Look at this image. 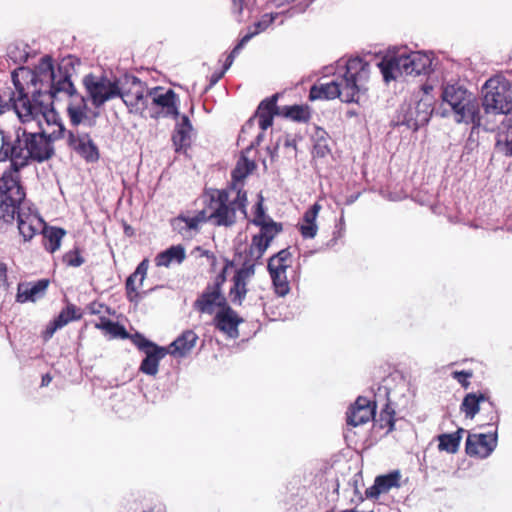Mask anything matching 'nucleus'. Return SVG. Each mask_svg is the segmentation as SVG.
I'll list each match as a JSON object with an SVG mask.
<instances>
[{"label": "nucleus", "mask_w": 512, "mask_h": 512, "mask_svg": "<svg viewBox=\"0 0 512 512\" xmlns=\"http://www.w3.org/2000/svg\"><path fill=\"white\" fill-rule=\"evenodd\" d=\"M63 262L70 267H80L84 264L85 259L81 255L78 247H75L73 250L66 252L62 257Z\"/></svg>", "instance_id": "09e8293b"}, {"label": "nucleus", "mask_w": 512, "mask_h": 512, "mask_svg": "<svg viewBox=\"0 0 512 512\" xmlns=\"http://www.w3.org/2000/svg\"><path fill=\"white\" fill-rule=\"evenodd\" d=\"M67 146L80 156L86 163H96L100 159V151L87 132H67Z\"/></svg>", "instance_id": "f8f14e48"}, {"label": "nucleus", "mask_w": 512, "mask_h": 512, "mask_svg": "<svg viewBox=\"0 0 512 512\" xmlns=\"http://www.w3.org/2000/svg\"><path fill=\"white\" fill-rule=\"evenodd\" d=\"M483 108L482 127L485 131L496 132L494 137L501 131H507L510 112H500L498 109L488 107Z\"/></svg>", "instance_id": "6ab92c4d"}, {"label": "nucleus", "mask_w": 512, "mask_h": 512, "mask_svg": "<svg viewBox=\"0 0 512 512\" xmlns=\"http://www.w3.org/2000/svg\"><path fill=\"white\" fill-rule=\"evenodd\" d=\"M291 258V253L289 251V248H284L280 250L278 253L274 254L272 257L269 258L267 269H276L278 266L283 267V272H286L289 265L287 264V261Z\"/></svg>", "instance_id": "79ce46f5"}, {"label": "nucleus", "mask_w": 512, "mask_h": 512, "mask_svg": "<svg viewBox=\"0 0 512 512\" xmlns=\"http://www.w3.org/2000/svg\"><path fill=\"white\" fill-rule=\"evenodd\" d=\"M329 135L321 127H315V131L312 134L313 145V156L318 158H324L331 153L329 146Z\"/></svg>", "instance_id": "7c9ffc66"}, {"label": "nucleus", "mask_w": 512, "mask_h": 512, "mask_svg": "<svg viewBox=\"0 0 512 512\" xmlns=\"http://www.w3.org/2000/svg\"><path fill=\"white\" fill-rule=\"evenodd\" d=\"M253 248L258 250V255H256V260H260L268 247L269 243L258 233L255 234L251 239V244Z\"/></svg>", "instance_id": "6e6d98bb"}, {"label": "nucleus", "mask_w": 512, "mask_h": 512, "mask_svg": "<svg viewBox=\"0 0 512 512\" xmlns=\"http://www.w3.org/2000/svg\"><path fill=\"white\" fill-rule=\"evenodd\" d=\"M368 68V63L359 57L349 59L345 64V71L341 75V80L312 85L309 90V100L340 98L341 101L346 103H358L360 95L367 90L361 81L367 78Z\"/></svg>", "instance_id": "7ed1b4c3"}, {"label": "nucleus", "mask_w": 512, "mask_h": 512, "mask_svg": "<svg viewBox=\"0 0 512 512\" xmlns=\"http://www.w3.org/2000/svg\"><path fill=\"white\" fill-rule=\"evenodd\" d=\"M376 403L363 396H359L347 411V424L353 427L365 424L371 419L375 420Z\"/></svg>", "instance_id": "4468645a"}, {"label": "nucleus", "mask_w": 512, "mask_h": 512, "mask_svg": "<svg viewBox=\"0 0 512 512\" xmlns=\"http://www.w3.org/2000/svg\"><path fill=\"white\" fill-rule=\"evenodd\" d=\"M460 409L467 418H473L480 410V395L476 393L467 394L462 401Z\"/></svg>", "instance_id": "58836bf2"}, {"label": "nucleus", "mask_w": 512, "mask_h": 512, "mask_svg": "<svg viewBox=\"0 0 512 512\" xmlns=\"http://www.w3.org/2000/svg\"><path fill=\"white\" fill-rule=\"evenodd\" d=\"M260 228L259 234L270 244L273 239L283 231V225L280 222L274 221L268 217V221L258 226Z\"/></svg>", "instance_id": "4c0bfd02"}, {"label": "nucleus", "mask_w": 512, "mask_h": 512, "mask_svg": "<svg viewBox=\"0 0 512 512\" xmlns=\"http://www.w3.org/2000/svg\"><path fill=\"white\" fill-rule=\"evenodd\" d=\"M280 116L295 122L306 123L311 118V111L308 105H285L280 107Z\"/></svg>", "instance_id": "c756f323"}, {"label": "nucleus", "mask_w": 512, "mask_h": 512, "mask_svg": "<svg viewBox=\"0 0 512 512\" xmlns=\"http://www.w3.org/2000/svg\"><path fill=\"white\" fill-rule=\"evenodd\" d=\"M198 340L197 334L193 330H185L170 345L166 347L168 354L174 357H185L195 346Z\"/></svg>", "instance_id": "412c9836"}, {"label": "nucleus", "mask_w": 512, "mask_h": 512, "mask_svg": "<svg viewBox=\"0 0 512 512\" xmlns=\"http://www.w3.org/2000/svg\"><path fill=\"white\" fill-rule=\"evenodd\" d=\"M482 107L498 109L500 112L512 111V90L511 82L504 76L497 75L488 79L482 91Z\"/></svg>", "instance_id": "9d476101"}, {"label": "nucleus", "mask_w": 512, "mask_h": 512, "mask_svg": "<svg viewBox=\"0 0 512 512\" xmlns=\"http://www.w3.org/2000/svg\"><path fill=\"white\" fill-rule=\"evenodd\" d=\"M214 218V225L231 227L236 223V208L230 205H215L210 213Z\"/></svg>", "instance_id": "bb28decb"}, {"label": "nucleus", "mask_w": 512, "mask_h": 512, "mask_svg": "<svg viewBox=\"0 0 512 512\" xmlns=\"http://www.w3.org/2000/svg\"><path fill=\"white\" fill-rule=\"evenodd\" d=\"M215 307H218V311H226L227 309H232L228 304L226 297L223 295L222 290L219 291V297L217 298Z\"/></svg>", "instance_id": "338daca9"}, {"label": "nucleus", "mask_w": 512, "mask_h": 512, "mask_svg": "<svg viewBox=\"0 0 512 512\" xmlns=\"http://www.w3.org/2000/svg\"><path fill=\"white\" fill-rule=\"evenodd\" d=\"M349 485L353 488L354 496L357 498L359 503H362L365 500V497L360 491V487L364 485L363 476L361 472L354 474L352 479L349 481Z\"/></svg>", "instance_id": "5fc2aeb1"}, {"label": "nucleus", "mask_w": 512, "mask_h": 512, "mask_svg": "<svg viewBox=\"0 0 512 512\" xmlns=\"http://www.w3.org/2000/svg\"><path fill=\"white\" fill-rule=\"evenodd\" d=\"M72 98L67 107V115L72 126H79L85 119H87V100L78 91L77 94L67 95Z\"/></svg>", "instance_id": "4be33fe9"}, {"label": "nucleus", "mask_w": 512, "mask_h": 512, "mask_svg": "<svg viewBox=\"0 0 512 512\" xmlns=\"http://www.w3.org/2000/svg\"><path fill=\"white\" fill-rule=\"evenodd\" d=\"M472 376V373L469 371H455L453 372V378H455L464 388L469 386L468 379Z\"/></svg>", "instance_id": "680f3d73"}, {"label": "nucleus", "mask_w": 512, "mask_h": 512, "mask_svg": "<svg viewBox=\"0 0 512 512\" xmlns=\"http://www.w3.org/2000/svg\"><path fill=\"white\" fill-rule=\"evenodd\" d=\"M469 122L473 124L471 133L467 139L464 147V154H470L479 146L480 137V117L470 119Z\"/></svg>", "instance_id": "a19ab883"}, {"label": "nucleus", "mask_w": 512, "mask_h": 512, "mask_svg": "<svg viewBox=\"0 0 512 512\" xmlns=\"http://www.w3.org/2000/svg\"><path fill=\"white\" fill-rule=\"evenodd\" d=\"M254 274L255 263L250 261V259H245L242 267L235 272L233 279L246 281V279L250 278Z\"/></svg>", "instance_id": "8fccbe9b"}, {"label": "nucleus", "mask_w": 512, "mask_h": 512, "mask_svg": "<svg viewBox=\"0 0 512 512\" xmlns=\"http://www.w3.org/2000/svg\"><path fill=\"white\" fill-rule=\"evenodd\" d=\"M226 281V267H224L221 272L216 276L213 284H208L207 286L211 289L215 290L219 293L222 290V285Z\"/></svg>", "instance_id": "052dcab7"}, {"label": "nucleus", "mask_w": 512, "mask_h": 512, "mask_svg": "<svg viewBox=\"0 0 512 512\" xmlns=\"http://www.w3.org/2000/svg\"><path fill=\"white\" fill-rule=\"evenodd\" d=\"M382 494V491L381 489L379 488V485L377 484V482L374 480V484L369 487L368 489H366L365 491V495H363L365 497V499H378V497Z\"/></svg>", "instance_id": "69168bd1"}, {"label": "nucleus", "mask_w": 512, "mask_h": 512, "mask_svg": "<svg viewBox=\"0 0 512 512\" xmlns=\"http://www.w3.org/2000/svg\"><path fill=\"white\" fill-rule=\"evenodd\" d=\"M248 153H249V152H246V150L244 149V150L241 152L240 158H239V160L237 161L236 165H240V166H241V168H242V170H243V171H246V165H248V164H252V166H253V171H254V170L256 169L257 165H256V163H255V161H254V160H250V159L248 158V156H247V155H248Z\"/></svg>", "instance_id": "0e129e2a"}, {"label": "nucleus", "mask_w": 512, "mask_h": 512, "mask_svg": "<svg viewBox=\"0 0 512 512\" xmlns=\"http://www.w3.org/2000/svg\"><path fill=\"white\" fill-rule=\"evenodd\" d=\"M321 209L318 203H314L303 215V223L299 225V231L303 238L312 239L316 236L318 226L316 224V218Z\"/></svg>", "instance_id": "b1692460"}, {"label": "nucleus", "mask_w": 512, "mask_h": 512, "mask_svg": "<svg viewBox=\"0 0 512 512\" xmlns=\"http://www.w3.org/2000/svg\"><path fill=\"white\" fill-rule=\"evenodd\" d=\"M162 91L163 88L160 86L148 90V96L152 97V104L163 109L164 118L178 119L180 117L178 95L173 89H168L164 93Z\"/></svg>", "instance_id": "ddd939ff"}, {"label": "nucleus", "mask_w": 512, "mask_h": 512, "mask_svg": "<svg viewBox=\"0 0 512 512\" xmlns=\"http://www.w3.org/2000/svg\"><path fill=\"white\" fill-rule=\"evenodd\" d=\"M96 328L106 331L114 338L131 340V336L133 335L126 330L124 325L107 317H101L100 322L96 324Z\"/></svg>", "instance_id": "2f4dec72"}, {"label": "nucleus", "mask_w": 512, "mask_h": 512, "mask_svg": "<svg viewBox=\"0 0 512 512\" xmlns=\"http://www.w3.org/2000/svg\"><path fill=\"white\" fill-rule=\"evenodd\" d=\"M377 66L383 80L389 83L403 75L429 74L432 71V59L428 54L421 51L401 52L382 58Z\"/></svg>", "instance_id": "39448f33"}, {"label": "nucleus", "mask_w": 512, "mask_h": 512, "mask_svg": "<svg viewBox=\"0 0 512 512\" xmlns=\"http://www.w3.org/2000/svg\"><path fill=\"white\" fill-rule=\"evenodd\" d=\"M219 293L206 286L204 291L193 303V308L199 313L212 315L215 312V303Z\"/></svg>", "instance_id": "393cba45"}, {"label": "nucleus", "mask_w": 512, "mask_h": 512, "mask_svg": "<svg viewBox=\"0 0 512 512\" xmlns=\"http://www.w3.org/2000/svg\"><path fill=\"white\" fill-rule=\"evenodd\" d=\"M149 266L148 259H143L138 266L136 267L135 271L129 275L125 282V289L127 298L130 302H138L139 300V293H137V288L135 286V279L139 275L140 276V285L143 284V281L147 275V270Z\"/></svg>", "instance_id": "5701e85b"}, {"label": "nucleus", "mask_w": 512, "mask_h": 512, "mask_svg": "<svg viewBox=\"0 0 512 512\" xmlns=\"http://www.w3.org/2000/svg\"><path fill=\"white\" fill-rule=\"evenodd\" d=\"M68 131L69 130H66V128H65L63 123H59L57 131H53L52 133H49V134L45 132V137H44L45 141H46V143L48 142L51 145H53L54 141L62 139L65 136L67 137V132Z\"/></svg>", "instance_id": "bf43d9fd"}, {"label": "nucleus", "mask_w": 512, "mask_h": 512, "mask_svg": "<svg viewBox=\"0 0 512 512\" xmlns=\"http://www.w3.org/2000/svg\"><path fill=\"white\" fill-rule=\"evenodd\" d=\"M243 318L240 317L233 309H227L226 311H217L213 323L217 330L227 334L229 337L236 339L239 337L238 326L243 322Z\"/></svg>", "instance_id": "dca6fc26"}, {"label": "nucleus", "mask_w": 512, "mask_h": 512, "mask_svg": "<svg viewBox=\"0 0 512 512\" xmlns=\"http://www.w3.org/2000/svg\"><path fill=\"white\" fill-rule=\"evenodd\" d=\"M83 85L94 107L100 108L105 102L121 98L130 112L148 108V93L144 95L146 83L138 77L125 74L122 79H109L106 75L89 73L83 77Z\"/></svg>", "instance_id": "f03ea898"}, {"label": "nucleus", "mask_w": 512, "mask_h": 512, "mask_svg": "<svg viewBox=\"0 0 512 512\" xmlns=\"http://www.w3.org/2000/svg\"><path fill=\"white\" fill-rule=\"evenodd\" d=\"M216 194H211L209 197V207L213 208L214 205H230L228 189L215 190Z\"/></svg>", "instance_id": "3c124183"}, {"label": "nucleus", "mask_w": 512, "mask_h": 512, "mask_svg": "<svg viewBox=\"0 0 512 512\" xmlns=\"http://www.w3.org/2000/svg\"><path fill=\"white\" fill-rule=\"evenodd\" d=\"M462 429H459L457 432L450 434H441L438 436V449L440 451H446L448 453H456L458 451Z\"/></svg>", "instance_id": "72a5a7b5"}, {"label": "nucleus", "mask_w": 512, "mask_h": 512, "mask_svg": "<svg viewBox=\"0 0 512 512\" xmlns=\"http://www.w3.org/2000/svg\"><path fill=\"white\" fill-rule=\"evenodd\" d=\"M253 172L252 164L246 165V171H243L240 165H236L231 171V178L243 183L244 179Z\"/></svg>", "instance_id": "13d9d810"}, {"label": "nucleus", "mask_w": 512, "mask_h": 512, "mask_svg": "<svg viewBox=\"0 0 512 512\" xmlns=\"http://www.w3.org/2000/svg\"><path fill=\"white\" fill-rule=\"evenodd\" d=\"M62 328L61 326H57V322L53 320L45 329L43 332V338L44 340L50 339L56 330Z\"/></svg>", "instance_id": "774afa93"}, {"label": "nucleus", "mask_w": 512, "mask_h": 512, "mask_svg": "<svg viewBox=\"0 0 512 512\" xmlns=\"http://www.w3.org/2000/svg\"><path fill=\"white\" fill-rule=\"evenodd\" d=\"M247 192L244 189H239L236 195V198L230 202V204L236 208V210H240L245 218L248 217L247 214Z\"/></svg>", "instance_id": "603ef678"}, {"label": "nucleus", "mask_w": 512, "mask_h": 512, "mask_svg": "<svg viewBox=\"0 0 512 512\" xmlns=\"http://www.w3.org/2000/svg\"><path fill=\"white\" fill-rule=\"evenodd\" d=\"M199 224L200 223L196 216L188 217L183 214L178 215L171 221L173 229L182 235L189 230L197 231Z\"/></svg>", "instance_id": "c9c22d12"}, {"label": "nucleus", "mask_w": 512, "mask_h": 512, "mask_svg": "<svg viewBox=\"0 0 512 512\" xmlns=\"http://www.w3.org/2000/svg\"><path fill=\"white\" fill-rule=\"evenodd\" d=\"M66 235V230L61 227L44 225L42 229L43 245L45 249L54 253L60 248L62 238Z\"/></svg>", "instance_id": "a878e982"}, {"label": "nucleus", "mask_w": 512, "mask_h": 512, "mask_svg": "<svg viewBox=\"0 0 512 512\" xmlns=\"http://www.w3.org/2000/svg\"><path fill=\"white\" fill-rule=\"evenodd\" d=\"M233 287L229 291L231 301L233 304L241 305L248 292L246 288V281L233 279Z\"/></svg>", "instance_id": "37998d69"}, {"label": "nucleus", "mask_w": 512, "mask_h": 512, "mask_svg": "<svg viewBox=\"0 0 512 512\" xmlns=\"http://www.w3.org/2000/svg\"><path fill=\"white\" fill-rule=\"evenodd\" d=\"M264 198L261 193L258 194V200L254 205V217L249 222L255 226H259L268 221L269 215L266 214L264 207Z\"/></svg>", "instance_id": "49530a36"}, {"label": "nucleus", "mask_w": 512, "mask_h": 512, "mask_svg": "<svg viewBox=\"0 0 512 512\" xmlns=\"http://www.w3.org/2000/svg\"><path fill=\"white\" fill-rule=\"evenodd\" d=\"M433 91V86L430 85V84H422L420 86V91L418 92V94H415L414 96H418V98H425L426 96L427 97H430L432 99V107H435V97L431 94V92Z\"/></svg>", "instance_id": "e2e57ef3"}, {"label": "nucleus", "mask_w": 512, "mask_h": 512, "mask_svg": "<svg viewBox=\"0 0 512 512\" xmlns=\"http://www.w3.org/2000/svg\"><path fill=\"white\" fill-rule=\"evenodd\" d=\"M131 341L138 350L145 354V357L141 361L139 371L149 376H155L159 371L160 361L168 354L169 350L147 339L139 332L131 336Z\"/></svg>", "instance_id": "9b49d317"}, {"label": "nucleus", "mask_w": 512, "mask_h": 512, "mask_svg": "<svg viewBox=\"0 0 512 512\" xmlns=\"http://www.w3.org/2000/svg\"><path fill=\"white\" fill-rule=\"evenodd\" d=\"M276 17H277V14H272V13L264 14L259 21L254 23V26L256 28L254 32H257V34H258L262 31H265L274 22Z\"/></svg>", "instance_id": "4d7b16f0"}, {"label": "nucleus", "mask_w": 512, "mask_h": 512, "mask_svg": "<svg viewBox=\"0 0 512 512\" xmlns=\"http://www.w3.org/2000/svg\"><path fill=\"white\" fill-rule=\"evenodd\" d=\"M186 257L185 248L182 245H173L160 252L155 262L157 266L169 267L172 262L182 263Z\"/></svg>", "instance_id": "cd10ccee"}, {"label": "nucleus", "mask_w": 512, "mask_h": 512, "mask_svg": "<svg viewBox=\"0 0 512 512\" xmlns=\"http://www.w3.org/2000/svg\"><path fill=\"white\" fill-rule=\"evenodd\" d=\"M29 46L23 43H12L7 47V58L13 64L22 65L29 58Z\"/></svg>", "instance_id": "f704fd0d"}, {"label": "nucleus", "mask_w": 512, "mask_h": 512, "mask_svg": "<svg viewBox=\"0 0 512 512\" xmlns=\"http://www.w3.org/2000/svg\"><path fill=\"white\" fill-rule=\"evenodd\" d=\"M50 284L49 279L43 278L34 283L21 282L17 287L16 301L19 303L35 302L42 298Z\"/></svg>", "instance_id": "a211bd4d"}, {"label": "nucleus", "mask_w": 512, "mask_h": 512, "mask_svg": "<svg viewBox=\"0 0 512 512\" xmlns=\"http://www.w3.org/2000/svg\"><path fill=\"white\" fill-rule=\"evenodd\" d=\"M268 271L272 280L275 294L279 297L286 296L290 291V286L287 280L286 272H283V267L278 266V268L270 269Z\"/></svg>", "instance_id": "473e14b6"}, {"label": "nucleus", "mask_w": 512, "mask_h": 512, "mask_svg": "<svg viewBox=\"0 0 512 512\" xmlns=\"http://www.w3.org/2000/svg\"><path fill=\"white\" fill-rule=\"evenodd\" d=\"M394 414L395 411L390 407V404L386 403L379 414V418L375 421L379 423L380 428L388 427V431H392L395 427Z\"/></svg>", "instance_id": "c03bdc74"}, {"label": "nucleus", "mask_w": 512, "mask_h": 512, "mask_svg": "<svg viewBox=\"0 0 512 512\" xmlns=\"http://www.w3.org/2000/svg\"><path fill=\"white\" fill-rule=\"evenodd\" d=\"M494 151L506 157L512 156V113L509 117L507 131H501L495 136Z\"/></svg>", "instance_id": "c85d7f7f"}, {"label": "nucleus", "mask_w": 512, "mask_h": 512, "mask_svg": "<svg viewBox=\"0 0 512 512\" xmlns=\"http://www.w3.org/2000/svg\"><path fill=\"white\" fill-rule=\"evenodd\" d=\"M80 64V60L72 55L64 57L54 68L53 58L50 55L43 56L39 64L34 68L19 66L14 71L21 74L22 79L27 82L26 91L28 95L39 96L44 93H63L64 95L77 94L71 77L75 71V66ZM20 81V79L18 78Z\"/></svg>", "instance_id": "f257e3e1"}, {"label": "nucleus", "mask_w": 512, "mask_h": 512, "mask_svg": "<svg viewBox=\"0 0 512 512\" xmlns=\"http://www.w3.org/2000/svg\"><path fill=\"white\" fill-rule=\"evenodd\" d=\"M81 317V309L76 307L74 304H68L64 309L61 310L59 315L54 318V320L57 322V326L64 327L69 322L79 320Z\"/></svg>", "instance_id": "e433bc0d"}, {"label": "nucleus", "mask_w": 512, "mask_h": 512, "mask_svg": "<svg viewBox=\"0 0 512 512\" xmlns=\"http://www.w3.org/2000/svg\"><path fill=\"white\" fill-rule=\"evenodd\" d=\"M435 107H432L430 97L418 98L413 96L408 102L400 105L393 120L394 126H406L408 129L418 131L427 125L433 115Z\"/></svg>", "instance_id": "6e6552de"}, {"label": "nucleus", "mask_w": 512, "mask_h": 512, "mask_svg": "<svg viewBox=\"0 0 512 512\" xmlns=\"http://www.w3.org/2000/svg\"><path fill=\"white\" fill-rule=\"evenodd\" d=\"M30 216H24L21 213H18L17 222H18V230L22 235L25 241L31 240L36 234V228L32 225V223L28 222Z\"/></svg>", "instance_id": "de8ad7c7"}, {"label": "nucleus", "mask_w": 512, "mask_h": 512, "mask_svg": "<svg viewBox=\"0 0 512 512\" xmlns=\"http://www.w3.org/2000/svg\"><path fill=\"white\" fill-rule=\"evenodd\" d=\"M12 82L15 86L17 97L12 92L9 102L21 122H28L41 115L48 125H57L62 123L58 112L54 108V101L58 99L61 93H44L39 96L28 95L21 81L18 80L17 71L11 73Z\"/></svg>", "instance_id": "20e7f679"}, {"label": "nucleus", "mask_w": 512, "mask_h": 512, "mask_svg": "<svg viewBox=\"0 0 512 512\" xmlns=\"http://www.w3.org/2000/svg\"><path fill=\"white\" fill-rule=\"evenodd\" d=\"M400 472L398 470L389 472L388 474L379 475L375 481L379 485L382 493H387L393 487H399Z\"/></svg>", "instance_id": "ea45409f"}, {"label": "nucleus", "mask_w": 512, "mask_h": 512, "mask_svg": "<svg viewBox=\"0 0 512 512\" xmlns=\"http://www.w3.org/2000/svg\"><path fill=\"white\" fill-rule=\"evenodd\" d=\"M7 160L10 161V165L0 177V189L5 191L23 187L20 172L32 161L22 153L18 135L15 139H11L10 136H1L0 162Z\"/></svg>", "instance_id": "423d86ee"}, {"label": "nucleus", "mask_w": 512, "mask_h": 512, "mask_svg": "<svg viewBox=\"0 0 512 512\" xmlns=\"http://www.w3.org/2000/svg\"><path fill=\"white\" fill-rule=\"evenodd\" d=\"M480 434H469L466 439L465 451L470 456L479 454Z\"/></svg>", "instance_id": "864d4df0"}, {"label": "nucleus", "mask_w": 512, "mask_h": 512, "mask_svg": "<svg viewBox=\"0 0 512 512\" xmlns=\"http://www.w3.org/2000/svg\"><path fill=\"white\" fill-rule=\"evenodd\" d=\"M257 35V32H250L244 35L239 42L235 45L232 51L228 54L225 62H224V71H227L234 62L235 57L238 55L240 50L249 42L254 36Z\"/></svg>", "instance_id": "a18cd8bd"}, {"label": "nucleus", "mask_w": 512, "mask_h": 512, "mask_svg": "<svg viewBox=\"0 0 512 512\" xmlns=\"http://www.w3.org/2000/svg\"><path fill=\"white\" fill-rule=\"evenodd\" d=\"M192 123L187 115H182L177 122L171 140L176 152H186L191 146Z\"/></svg>", "instance_id": "aec40b11"}, {"label": "nucleus", "mask_w": 512, "mask_h": 512, "mask_svg": "<svg viewBox=\"0 0 512 512\" xmlns=\"http://www.w3.org/2000/svg\"><path fill=\"white\" fill-rule=\"evenodd\" d=\"M487 413L489 422L487 423L488 430L482 433V458H486L491 455L498 444V431L497 423L499 421V415L494 409L491 402L488 401ZM485 409L482 406V410Z\"/></svg>", "instance_id": "2eb2a0df"}, {"label": "nucleus", "mask_w": 512, "mask_h": 512, "mask_svg": "<svg viewBox=\"0 0 512 512\" xmlns=\"http://www.w3.org/2000/svg\"><path fill=\"white\" fill-rule=\"evenodd\" d=\"M0 135L10 136L11 139H15L18 135L22 153L32 162L43 163L55 154L54 146L45 141V131L28 132L22 126H18L7 131L0 129Z\"/></svg>", "instance_id": "0eeeda50"}, {"label": "nucleus", "mask_w": 512, "mask_h": 512, "mask_svg": "<svg viewBox=\"0 0 512 512\" xmlns=\"http://www.w3.org/2000/svg\"><path fill=\"white\" fill-rule=\"evenodd\" d=\"M279 94H274L260 102L253 117L258 118L261 130L265 131L273 124L274 116H280V107L277 106Z\"/></svg>", "instance_id": "f3484780"}, {"label": "nucleus", "mask_w": 512, "mask_h": 512, "mask_svg": "<svg viewBox=\"0 0 512 512\" xmlns=\"http://www.w3.org/2000/svg\"><path fill=\"white\" fill-rule=\"evenodd\" d=\"M442 101L451 107L455 120L469 123L470 119L480 117L478 108L471 100V93L458 84L446 85L441 93Z\"/></svg>", "instance_id": "1a4fd4ad"}]
</instances>
